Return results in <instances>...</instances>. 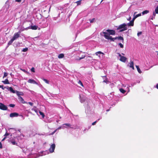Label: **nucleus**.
<instances>
[{
	"mask_svg": "<svg viewBox=\"0 0 158 158\" xmlns=\"http://www.w3.org/2000/svg\"><path fill=\"white\" fill-rule=\"evenodd\" d=\"M103 34H104L103 35L104 37L106 39L110 40L111 41H114L115 40L118 39L119 40H122V42H123V38L121 36L117 37L115 38H112V36L109 35L106 32H103Z\"/></svg>",
	"mask_w": 158,
	"mask_h": 158,
	"instance_id": "nucleus-1",
	"label": "nucleus"
},
{
	"mask_svg": "<svg viewBox=\"0 0 158 158\" xmlns=\"http://www.w3.org/2000/svg\"><path fill=\"white\" fill-rule=\"evenodd\" d=\"M65 125L67 126V127H69L70 128H74L75 129H79V128L77 126L74 127H71V125L69 123H65L62 125V126L59 127L57 128L56 129L57 130H59L61 129H64L65 128H67V127L65 126Z\"/></svg>",
	"mask_w": 158,
	"mask_h": 158,
	"instance_id": "nucleus-2",
	"label": "nucleus"
},
{
	"mask_svg": "<svg viewBox=\"0 0 158 158\" xmlns=\"http://www.w3.org/2000/svg\"><path fill=\"white\" fill-rule=\"evenodd\" d=\"M141 15V14L139 13L136 15H134V17L130 21V22L128 23V26H133L134 25V21L135 19L137 17Z\"/></svg>",
	"mask_w": 158,
	"mask_h": 158,
	"instance_id": "nucleus-3",
	"label": "nucleus"
},
{
	"mask_svg": "<svg viewBox=\"0 0 158 158\" xmlns=\"http://www.w3.org/2000/svg\"><path fill=\"white\" fill-rule=\"evenodd\" d=\"M104 31H105V32H106L109 35H114L115 34V32L114 30H110V29H107V30H104ZM104 32V31H103L102 32V33H103V32Z\"/></svg>",
	"mask_w": 158,
	"mask_h": 158,
	"instance_id": "nucleus-4",
	"label": "nucleus"
},
{
	"mask_svg": "<svg viewBox=\"0 0 158 158\" xmlns=\"http://www.w3.org/2000/svg\"><path fill=\"white\" fill-rule=\"evenodd\" d=\"M117 54L120 57L119 60L123 62H125L127 60V58L125 57L122 56L121 54L119 53H118Z\"/></svg>",
	"mask_w": 158,
	"mask_h": 158,
	"instance_id": "nucleus-5",
	"label": "nucleus"
},
{
	"mask_svg": "<svg viewBox=\"0 0 158 158\" xmlns=\"http://www.w3.org/2000/svg\"><path fill=\"white\" fill-rule=\"evenodd\" d=\"M79 97L80 100V102L81 103H83L85 101L87 100V98L84 95L80 94Z\"/></svg>",
	"mask_w": 158,
	"mask_h": 158,
	"instance_id": "nucleus-6",
	"label": "nucleus"
},
{
	"mask_svg": "<svg viewBox=\"0 0 158 158\" xmlns=\"http://www.w3.org/2000/svg\"><path fill=\"white\" fill-rule=\"evenodd\" d=\"M127 26H128V23L127 24L123 23V24L119 25L118 28H117V29H119L122 28L124 29L125 28H127Z\"/></svg>",
	"mask_w": 158,
	"mask_h": 158,
	"instance_id": "nucleus-7",
	"label": "nucleus"
},
{
	"mask_svg": "<svg viewBox=\"0 0 158 158\" xmlns=\"http://www.w3.org/2000/svg\"><path fill=\"white\" fill-rule=\"evenodd\" d=\"M0 109L3 110H6L7 109V106L2 104V103H0Z\"/></svg>",
	"mask_w": 158,
	"mask_h": 158,
	"instance_id": "nucleus-8",
	"label": "nucleus"
},
{
	"mask_svg": "<svg viewBox=\"0 0 158 158\" xmlns=\"http://www.w3.org/2000/svg\"><path fill=\"white\" fill-rule=\"evenodd\" d=\"M55 148V144L53 143L50 146V147L49 149V150L50 151V152L52 153L53 152H54Z\"/></svg>",
	"mask_w": 158,
	"mask_h": 158,
	"instance_id": "nucleus-9",
	"label": "nucleus"
},
{
	"mask_svg": "<svg viewBox=\"0 0 158 158\" xmlns=\"http://www.w3.org/2000/svg\"><path fill=\"white\" fill-rule=\"evenodd\" d=\"M20 36V34L19 32H16L15 33L14 36L12 39L14 40Z\"/></svg>",
	"mask_w": 158,
	"mask_h": 158,
	"instance_id": "nucleus-10",
	"label": "nucleus"
},
{
	"mask_svg": "<svg viewBox=\"0 0 158 158\" xmlns=\"http://www.w3.org/2000/svg\"><path fill=\"white\" fill-rule=\"evenodd\" d=\"M28 82L29 83L39 85V84L33 79H29L28 80Z\"/></svg>",
	"mask_w": 158,
	"mask_h": 158,
	"instance_id": "nucleus-11",
	"label": "nucleus"
},
{
	"mask_svg": "<svg viewBox=\"0 0 158 158\" xmlns=\"http://www.w3.org/2000/svg\"><path fill=\"white\" fill-rule=\"evenodd\" d=\"M19 116V114L16 112L12 113L10 114V116L11 118L17 117Z\"/></svg>",
	"mask_w": 158,
	"mask_h": 158,
	"instance_id": "nucleus-12",
	"label": "nucleus"
},
{
	"mask_svg": "<svg viewBox=\"0 0 158 158\" xmlns=\"http://www.w3.org/2000/svg\"><path fill=\"white\" fill-rule=\"evenodd\" d=\"M38 27L37 26H36L35 25L34 26H32L31 27H27L25 28L26 30H27L28 29H31L32 30H36L37 29Z\"/></svg>",
	"mask_w": 158,
	"mask_h": 158,
	"instance_id": "nucleus-13",
	"label": "nucleus"
},
{
	"mask_svg": "<svg viewBox=\"0 0 158 158\" xmlns=\"http://www.w3.org/2000/svg\"><path fill=\"white\" fill-rule=\"evenodd\" d=\"M128 65L132 69H134V62L132 61H131L128 64Z\"/></svg>",
	"mask_w": 158,
	"mask_h": 158,
	"instance_id": "nucleus-14",
	"label": "nucleus"
},
{
	"mask_svg": "<svg viewBox=\"0 0 158 158\" xmlns=\"http://www.w3.org/2000/svg\"><path fill=\"white\" fill-rule=\"evenodd\" d=\"M6 89L13 93H16L17 90H14L12 87H7Z\"/></svg>",
	"mask_w": 158,
	"mask_h": 158,
	"instance_id": "nucleus-15",
	"label": "nucleus"
},
{
	"mask_svg": "<svg viewBox=\"0 0 158 158\" xmlns=\"http://www.w3.org/2000/svg\"><path fill=\"white\" fill-rule=\"evenodd\" d=\"M6 89L13 93H16L17 90H14L12 87H7Z\"/></svg>",
	"mask_w": 158,
	"mask_h": 158,
	"instance_id": "nucleus-16",
	"label": "nucleus"
},
{
	"mask_svg": "<svg viewBox=\"0 0 158 158\" xmlns=\"http://www.w3.org/2000/svg\"><path fill=\"white\" fill-rule=\"evenodd\" d=\"M49 153V152L48 151H45L42 152L40 153V156H42L44 155H45L46 154H48Z\"/></svg>",
	"mask_w": 158,
	"mask_h": 158,
	"instance_id": "nucleus-17",
	"label": "nucleus"
},
{
	"mask_svg": "<svg viewBox=\"0 0 158 158\" xmlns=\"http://www.w3.org/2000/svg\"><path fill=\"white\" fill-rule=\"evenodd\" d=\"M16 94L18 96V97H20V95H23V94L22 92H19L18 91H16Z\"/></svg>",
	"mask_w": 158,
	"mask_h": 158,
	"instance_id": "nucleus-18",
	"label": "nucleus"
},
{
	"mask_svg": "<svg viewBox=\"0 0 158 158\" xmlns=\"http://www.w3.org/2000/svg\"><path fill=\"white\" fill-rule=\"evenodd\" d=\"M18 99L19 101H20L23 103H26L24 101L23 98L21 97H18Z\"/></svg>",
	"mask_w": 158,
	"mask_h": 158,
	"instance_id": "nucleus-19",
	"label": "nucleus"
},
{
	"mask_svg": "<svg viewBox=\"0 0 158 158\" xmlns=\"http://www.w3.org/2000/svg\"><path fill=\"white\" fill-rule=\"evenodd\" d=\"M149 12V11L148 10H146L144 11H143L142 12V14L143 15H144L145 14H146Z\"/></svg>",
	"mask_w": 158,
	"mask_h": 158,
	"instance_id": "nucleus-20",
	"label": "nucleus"
},
{
	"mask_svg": "<svg viewBox=\"0 0 158 158\" xmlns=\"http://www.w3.org/2000/svg\"><path fill=\"white\" fill-rule=\"evenodd\" d=\"M64 56V54L63 53H61L59 55L58 57L60 59L63 58Z\"/></svg>",
	"mask_w": 158,
	"mask_h": 158,
	"instance_id": "nucleus-21",
	"label": "nucleus"
},
{
	"mask_svg": "<svg viewBox=\"0 0 158 158\" xmlns=\"http://www.w3.org/2000/svg\"><path fill=\"white\" fill-rule=\"evenodd\" d=\"M136 67L137 69V71L139 73H142L141 71L140 68H139V67L138 65H136Z\"/></svg>",
	"mask_w": 158,
	"mask_h": 158,
	"instance_id": "nucleus-22",
	"label": "nucleus"
},
{
	"mask_svg": "<svg viewBox=\"0 0 158 158\" xmlns=\"http://www.w3.org/2000/svg\"><path fill=\"white\" fill-rule=\"evenodd\" d=\"M4 84H9V83L8 80L6 79L5 81H2Z\"/></svg>",
	"mask_w": 158,
	"mask_h": 158,
	"instance_id": "nucleus-23",
	"label": "nucleus"
},
{
	"mask_svg": "<svg viewBox=\"0 0 158 158\" xmlns=\"http://www.w3.org/2000/svg\"><path fill=\"white\" fill-rule=\"evenodd\" d=\"M42 79L45 83L47 84H49V82L46 79L44 78H42Z\"/></svg>",
	"mask_w": 158,
	"mask_h": 158,
	"instance_id": "nucleus-24",
	"label": "nucleus"
},
{
	"mask_svg": "<svg viewBox=\"0 0 158 158\" xmlns=\"http://www.w3.org/2000/svg\"><path fill=\"white\" fill-rule=\"evenodd\" d=\"M14 41V40H13V39H11L9 41L8 44V45H11L12 44V43Z\"/></svg>",
	"mask_w": 158,
	"mask_h": 158,
	"instance_id": "nucleus-25",
	"label": "nucleus"
},
{
	"mask_svg": "<svg viewBox=\"0 0 158 158\" xmlns=\"http://www.w3.org/2000/svg\"><path fill=\"white\" fill-rule=\"evenodd\" d=\"M39 113L42 116V118H44L45 116V115L44 113L40 111H39Z\"/></svg>",
	"mask_w": 158,
	"mask_h": 158,
	"instance_id": "nucleus-26",
	"label": "nucleus"
},
{
	"mask_svg": "<svg viewBox=\"0 0 158 158\" xmlns=\"http://www.w3.org/2000/svg\"><path fill=\"white\" fill-rule=\"evenodd\" d=\"M32 110L34 111L37 114H38V110L36 109V107H35L31 109Z\"/></svg>",
	"mask_w": 158,
	"mask_h": 158,
	"instance_id": "nucleus-27",
	"label": "nucleus"
},
{
	"mask_svg": "<svg viewBox=\"0 0 158 158\" xmlns=\"http://www.w3.org/2000/svg\"><path fill=\"white\" fill-rule=\"evenodd\" d=\"M85 57V56L82 55L81 57H79L78 59L77 58L76 60H80L81 59L84 58Z\"/></svg>",
	"mask_w": 158,
	"mask_h": 158,
	"instance_id": "nucleus-28",
	"label": "nucleus"
},
{
	"mask_svg": "<svg viewBox=\"0 0 158 158\" xmlns=\"http://www.w3.org/2000/svg\"><path fill=\"white\" fill-rule=\"evenodd\" d=\"M119 90L121 93H122L123 94H124L126 92L125 90L124 89L122 88L120 89H119Z\"/></svg>",
	"mask_w": 158,
	"mask_h": 158,
	"instance_id": "nucleus-29",
	"label": "nucleus"
},
{
	"mask_svg": "<svg viewBox=\"0 0 158 158\" xmlns=\"http://www.w3.org/2000/svg\"><path fill=\"white\" fill-rule=\"evenodd\" d=\"M81 0L77 1L76 3L77 4V5H80L81 3Z\"/></svg>",
	"mask_w": 158,
	"mask_h": 158,
	"instance_id": "nucleus-30",
	"label": "nucleus"
},
{
	"mask_svg": "<svg viewBox=\"0 0 158 158\" xmlns=\"http://www.w3.org/2000/svg\"><path fill=\"white\" fill-rule=\"evenodd\" d=\"M95 54L96 55L98 56V55L99 54H103V53L102 52H101L98 51V52H96L95 53Z\"/></svg>",
	"mask_w": 158,
	"mask_h": 158,
	"instance_id": "nucleus-31",
	"label": "nucleus"
},
{
	"mask_svg": "<svg viewBox=\"0 0 158 158\" xmlns=\"http://www.w3.org/2000/svg\"><path fill=\"white\" fill-rule=\"evenodd\" d=\"M155 11L156 13L158 14V6L156 7L155 9Z\"/></svg>",
	"mask_w": 158,
	"mask_h": 158,
	"instance_id": "nucleus-32",
	"label": "nucleus"
},
{
	"mask_svg": "<svg viewBox=\"0 0 158 158\" xmlns=\"http://www.w3.org/2000/svg\"><path fill=\"white\" fill-rule=\"evenodd\" d=\"M121 29H122L120 31V32H122L126 30L127 29V28H125L124 29L122 28Z\"/></svg>",
	"mask_w": 158,
	"mask_h": 158,
	"instance_id": "nucleus-33",
	"label": "nucleus"
},
{
	"mask_svg": "<svg viewBox=\"0 0 158 158\" xmlns=\"http://www.w3.org/2000/svg\"><path fill=\"white\" fill-rule=\"evenodd\" d=\"M121 29H122L120 31V32H122L126 30L127 29V28H125L124 29L122 28Z\"/></svg>",
	"mask_w": 158,
	"mask_h": 158,
	"instance_id": "nucleus-34",
	"label": "nucleus"
},
{
	"mask_svg": "<svg viewBox=\"0 0 158 158\" xmlns=\"http://www.w3.org/2000/svg\"><path fill=\"white\" fill-rule=\"evenodd\" d=\"M11 143L13 145H17V143L15 142V141H11Z\"/></svg>",
	"mask_w": 158,
	"mask_h": 158,
	"instance_id": "nucleus-35",
	"label": "nucleus"
},
{
	"mask_svg": "<svg viewBox=\"0 0 158 158\" xmlns=\"http://www.w3.org/2000/svg\"><path fill=\"white\" fill-rule=\"evenodd\" d=\"M27 50H28V48H24L22 50V51L23 52H26L27 51Z\"/></svg>",
	"mask_w": 158,
	"mask_h": 158,
	"instance_id": "nucleus-36",
	"label": "nucleus"
},
{
	"mask_svg": "<svg viewBox=\"0 0 158 158\" xmlns=\"http://www.w3.org/2000/svg\"><path fill=\"white\" fill-rule=\"evenodd\" d=\"M118 45H119L120 46V48H123V45L121 43H118Z\"/></svg>",
	"mask_w": 158,
	"mask_h": 158,
	"instance_id": "nucleus-37",
	"label": "nucleus"
},
{
	"mask_svg": "<svg viewBox=\"0 0 158 158\" xmlns=\"http://www.w3.org/2000/svg\"><path fill=\"white\" fill-rule=\"evenodd\" d=\"M8 75V73H4V76L3 77V78H4V77H6V76H7Z\"/></svg>",
	"mask_w": 158,
	"mask_h": 158,
	"instance_id": "nucleus-38",
	"label": "nucleus"
},
{
	"mask_svg": "<svg viewBox=\"0 0 158 158\" xmlns=\"http://www.w3.org/2000/svg\"><path fill=\"white\" fill-rule=\"evenodd\" d=\"M0 88H2L3 90L5 89L6 88V87H4L3 85H0Z\"/></svg>",
	"mask_w": 158,
	"mask_h": 158,
	"instance_id": "nucleus-39",
	"label": "nucleus"
},
{
	"mask_svg": "<svg viewBox=\"0 0 158 158\" xmlns=\"http://www.w3.org/2000/svg\"><path fill=\"white\" fill-rule=\"evenodd\" d=\"M9 106L11 107H14L15 106V105L14 104H10Z\"/></svg>",
	"mask_w": 158,
	"mask_h": 158,
	"instance_id": "nucleus-40",
	"label": "nucleus"
},
{
	"mask_svg": "<svg viewBox=\"0 0 158 158\" xmlns=\"http://www.w3.org/2000/svg\"><path fill=\"white\" fill-rule=\"evenodd\" d=\"M95 19H92L90 20V21L91 23H92L94 22V21Z\"/></svg>",
	"mask_w": 158,
	"mask_h": 158,
	"instance_id": "nucleus-41",
	"label": "nucleus"
},
{
	"mask_svg": "<svg viewBox=\"0 0 158 158\" xmlns=\"http://www.w3.org/2000/svg\"><path fill=\"white\" fill-rule=\"evenodd\" d=\"M78 83L80 84L81 86H83V85L81 81L79 80L78 81Z\"/></svg>",
	"mask_w": 158,
	"mask_h": 158,
	"instance_id": "nucleus-42",
	"label": "nucleus"
},
{
	"mask_svg": "<svg viewBox=\"0 0 158 158\" xmlns=\"http://www.w3.org/2000/svg\"><path fill=\"white\" fill-rule=\"evenodd\" d=\"M141 34H142V32L141 31L137 33V35L138 36H139Z\"/></svg>",
	"mask_w": 158,
	"mask_h": 158,
	"instance_id": "nucleus-43",
	"label": "nucleus"
},
{
	"mask_svg": "<svg viewBox=\"0 0 158 158\" xmlns=\"http://www.w3.org/2000/svg\"><path fill=\"white\" fill-rule=\"evenodd\" d=\"M31 71L33 72H35V69L34 68L32 67L31 69Z\"/></svg>",
	"mask_w": 158,
	"mask_h": 158,
	"instance_id": "nucleus-44",
	"label": "nucleus"
},
{
	"mask_svg": "<svg viewBox=\"0 0 158 158\" xmlns=\"http://www.w3.org/2000/svg\"><path fill=\"white\" fill-rule=\"evenodd\" d=\"M57 131V130L56 129L53 132H52V133H51V135H53Z\"/></svg>",
	"mask_w": 158,
	"mask_h": 158,
	"instance_id": "nucleus-45",
	"label": "nucleus"
},
{
	"mask_svg": "<svg viewBox=\"0 0 158 158\" xmlns=\"http://www.w3.org/2000/svg\"><path fill=\"white\" fill-rule=\"evenodd\" d=\"M97 121H95V122H94L93 123H92V125H95L96 124V123H97Z\"/></svg>",
	"mask_w": 158,
	"mask_h": 158,
	"instance_id": "nucleus-46",
	"label": "nucleus"
},
{
	"mask_svg": "<svg viewBox=\"0 0 158 158\" xmlns=\"http://www.w3.org/2000/svg\"><path fill=\"white\" fill-rule=\"evenodd\" d=\"M9 135V134L8 133H7L6 132L5 134V135H4V136H5L6 137V136H7V135Z\"/></svg>",
	"mask_w": 158,
	"mask_h": 158,
	"instance_id": "nucleus-47",
	"label": "nucleus"
},
{
	"mask_svg": "<svg viewBox=\"0 0 158 158\" xmlns=\"http://www.w3.org/2000/svg\"><path fill=\"white\" fill-rule=\"evenodd\" d=\"M131 16H129V17L127 18V20L128 21H131L130 20H131Z\"/></svg>",
	"mask_w": 158,
	"mask_h": 158,
	"instance_id": "nucleus-48",
	"label": "nucleus"
},
{
	"mask_svg": "<svg viewBox=\"0 0 158 158\" xmlns=\"http://www.w3.org/2000/svg\"><path fill=\"white\" fill-rule=\"evenodd\" d=\"M28 103L31 106H32L33 105V103L30 102H28Z\"/></svg>",
	"mask_w": 158,
	"mask_h": 158,
	"instance_id": "nucleus-49",
	"label": "nucleus"
},
{
	"mask_svg": "<svg viewBox=\"0 0 158 158\" xmlns=\"http://www.w3.org/2000/svg\"><path fill=\"white\" fill-rule=\"evenodd\" d=\"M21 1H22V0H15V2H21Z\"/></svg>",
	"mask_w": 158,
	"mask_h": 158,
	"instance_id": "nucleus-50",
	"label": "nucleus"
},
{
	"mask_svg": "<svg viewBox=\"0 0 158 158\" xmlns=\"http://www.w3.org/2000/svg\"><path fill=\"white\" fill-rule=\"evenodd\" d=\"M156 12H155H155H153V16L155 17V16H156Z\"/></svg>",
	"mask_w": 158,
	"mask_h": 158,
	"instance_id": "nucleus-51",
	"label": "nucleus"
},
{
	"mask_svg": "<svg viewBox=\"0 0 158 158\" xmlns=\"http://www.w3.org/2000/svg\"><path fill=\"white\" fill-rule=\"evenodd\" d=\"M155 18V17L153 16V15L152 16V17L151 18V19L153 20Z\"/></svg>",
	"mask_w": 158,
	"mask_h": 158,
	"instance_id": "nucleus-52",
	"label": "nucleus"
},
{
	"mask_svg": "<svg viewBox=\"0 0 158 158\" xmlns=\"http://www.w3.org/2000/svg\"><path fill=\"white\" fill-rule=\"evenodd\" d=\"M2 148V144L1 142H0V148Z\"/></svg>",
	"mask_w": 158,
	"mask_h": 158,
	"instance_id": "nucleus-53",
	"label": "nucleus"
},
{
	"mask_svg": "<svg viewBox=\"0 0 158 158\" xmlns=\"http://www.w3.org/2000/svg\"><path fill=\"white\" fill-rule=\"evenodd\" d=\"M156 87L158 89V83L156 85Z\"/></svg>",
	"mask_w": 158,
	"mask_h": 158,
	"instance_id": "nucleus-54",
	"label": "nucleus"
},
{
	"mask_svg": "<svg viewBox=\"0 0 158 158\" xmlns=\"http://www.w3.org/2000/svg\"><path fill=\"white\" fill-rule=\"evenodd\" d=\"M6 138V137L4 136V138L2 140V141L4 140H5V139Z\"/></svg>",
	"mask_w": 158,
	"mask_h": 158,
	"instance_id": "nucleus-55",
	"label": "nucleus"
},
{
	"mask_svg": "<svg viewBox=\"0 0 158 158\" xmlns=\"http://www.w3.org/2000/svg\"><path fill=\"white\" fill-rule=\"evenodd\" d=\"M6 138V137L4 136V138L2 140V141L4 140H5V139Z\"/></svg>",
	"mask_w": 158,
	"mask_h": 158,
	"instance_id": "nucleus-56",
	"label": "nucleus"
},
{
	"mask_svg": "<svg viewBox=\"0 0 158 158\" xmlns=\"http://www.w3.org/2000/svg\"><path fill=\"white\" fill-rule=\"evenodd\" d=\"M33 150V148H32L31 149H30V151H32Z\"/></svg>",
	"mask_w": 158,
	"mask_h": 158,
	"instance_id": "nucleus-57",
	"label": "nucleus"
},
{
	"mask_svg": "<svg viewBox=\"0 0 158 158\" xmlns=\"http://www.w3.org/2000/svg\"><path fill=\"white\" fill-rule=\"evenodd\" d=\"M136 13V12H134V15H135V14Z\"/></svg>",
	"mask_w": 158,
	"mask_h": 158,
	"instance_id": "nucleus-58",
	"label": "nucleus"
},
{
	"mask_svg": "<svg viewBox=\"0 0 158 158\" xmlns=\"http://www.w3.org/2000/svg\"><path fill=\"white\" fill-rule=\"evenodd\" d=\"M101 118H99L98 119L97 121V122Z\"/></svg>",
	"mask_w": 158,
	"mask_h": 158,
	"instance_id": "nucleus-59",
	"label": "nucleus"
},
{
	"mask_svg": "<svg viewBox=\"0 0 158 158\" xmlns=\"http://www.w3.org/2000/svg\"><path fill=\"white\" fill-rule=\"evenodd\" d=\"M130 7H129V8L128 9V10H127V11H128L129 10V9H130Z\"/></svg>",
	"mask_w": 158,
	"mask_h": 158,
	"instance_id": "nucleus-60",
	"label": "nucleus"
},
{
	"mask_svg": "<svg viewBox=\"0 0 158 158\" xmlns=\"http://www.w3.org/2000/svg\"><path fill=\"white\" fill-rule=\"evenodd\" d=\"M65 127H67V128H68V127H67V126H65Z\"/></svg>",
	"mask_w": 158,
	"mask_h": 158,
	"instance_id": "nucleus-61",
	"label": "nucleus"
},
{
	"mask_svg": "<svg viewBox=\"0 0 158 158\" xmlns=\"http://www.w3.org/2000/svg\"><path fill=\"white\" fill-rule=\"evenodd\" d=\"M23 71L24 72H25V70H24V69H23Z\"/></svg>",
	"mask_w": 158,
	"mask_h": 158,
	"instance_id": "nucleus-62",
	"label": "nucleus"
},
{
	"mask_svg": "<svg viewBox=\"0 0 158 158\" xmlns=\"http://www.w3.org/2000/svg\"><path fill=\"white\" fill-rule=\"evenodd\" d=\"M109 110H106V111H109Z\"/></svg>",
	"mask_w": 158,
	"mask_h": 158,
	"instance_id": "nucleus-63",
	"label": "nucleus"
},
{
	"mask_svg": "<svg viewBox=\"0 0 158 158\" xmlns=\"http://www.w3.org/2000/svg\"><path fill=\"white\" fill-rule=\"evenodd\" d=\"M122 54L123 55H125V54H124L123 53H122Z\"/></svg>",
	"mask_w": 158,
	"mask_h": 158,
	"instance_id": "nucleus-64",
	"label": "nucleus"
}]
</instances>
